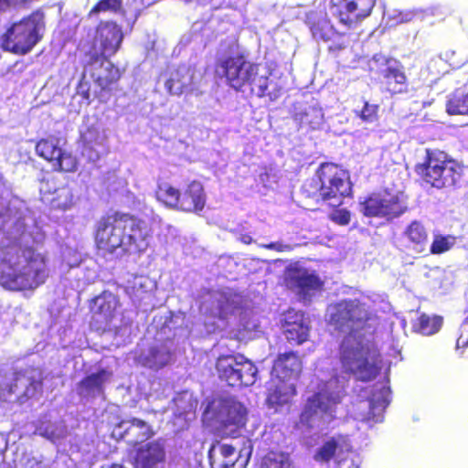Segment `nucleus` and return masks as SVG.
I'll return each instance as SVG.
<instances>
[{"label":"nucleus","mask_w":468,"mask_h":468,"mask_svg":"<svg viewBox=\"0 0 468 468\" xmlns=\"http://www.w3.org/2000/svg\"><path fill=\"white\" fill-rule=\"evenodd\" d=\"M286 285L293 290L303 300L310 301L317 292H321L324 282L315 271L296 262L291 264L285 271Z\"/></svg>","instance_id":"obj_13"},{"label":"nucleus","mask_w":468,"mask_h":468,"mask_svg":"<svg viewBox=\"0 0 468 468\" xmlns=\"http://www.w3.org/2000/svg\"><path fill=\"white\" fill-rule=\"evenodd\" d=\"M398 248L408 254H420L428 248V232L417 220L409 224L397 239Z\"/></svg>","instance_id":"obj_20"},{"label":"nucleus","mask_w":468,"mask_h":468,"mask_svg":"<svg viewBox=\"0 0 468 468\" xmlns=\"http://www.w3.org/2000/svg\"><path fill=\"white\" fill-rule=\"evenodd\" d=\"M127 455L132 457L133 468H162L166 461V447L164 439H157L135 449H129Z\"/></svg>","instance_id":"obj_17"},{"label":"nucleus","mask_w":468,"mask_h":468,"mask_svg":"<svg viewBox=\"0 0 468 468\" xmlns=\"http://www.w3.org/2000/svg\"><path fill=\"white\" fill-rule=\"evenodd\" d=\"M126 426L124 432L121 433L120 436H126L127 443L135 449L142 445L145 441L151 439L154 435L153 428L144 420L138 419H132L128 421H122L120 427Z\"/></svg>","instance_id":"obj_26"},{"label":"nucleus","mask_w":468,"mask_h":468,"mask_svg":"<svg viewBox=\"0 0 468 468\" xmlns=\"http://www.w3.org/2000/svg\"><path fill=\"white\" fill-rule=\"evenodd\" d=\"M391 398L390 388L387 386H381L376 389L370 398V410H385L388 407Z\"/></svg>","instance_id":"obj_43"},{"label":"nucleus","mask_w":468,"mask_h":468,"mask_svg":"<svg viewBox=\"0 0 468 468\" xmlns=\"http://www.w3.org/2000/svg\"><path fill=\"white\" fill-rule=\"evenodd\" d=\"M155 282L147 276H135L129 281L126 292L134 303L147 304L153 297Z\"/></svg>","instance_id":"obj_30"},{"label":"nucleus","mask_w":468,"mask_h":468,"mask_svg":"<svg viewBox=\"0 0 468 468\" xmlns=\"http://www.w3.org/2000/svg\"><path fill=\"white\" fill-rule=\"evenodd\" d=\"M206 204L204 188L200 182H191L181 194L179 209L186 212L201 211Z\"/></svg>","instance_id":"obj_31"},{"label":"nucleus","mask_w":468,"mask_h":468,"mask_svg":"<svg viewBox=\"0 0 468 468\" xmlns=\"http://www.w3.org/2000/svg\"><path fill=\"white\" fill-rule=\"evenodd\" d=\"M117 297L109 292H104L92 300L90 305V326L96 331L110 329L116 316L118 307Z\"/></svg>","instance_id":"obj_18"},{"label":"nucleus","mask_w":468,"mask_h":468,"mask_svg":"<svg viewBox=\"0 0 468 468\" xmlns=\"http://www.w3.org/2000/svg\"><path fill=\"white\" fill-rule=\"evenodd\" d=\"M324 112L318 106H311L304 112L302 122L309 124L313 129L319 128L323 122Z\"/></svg>","instance_id":"obj_47"},{"label":"nucleus","mask_w":468,"mask_h":468,"mask_svg":"<svg viewBox=\"0 0 468 468\" xmlns=\"http://www.w3.org/2000/svg\"><path fill=\"white\" fill-rule=\"evenodd\" d=\"M212 301L211 314L222 319L229 316H239L244 330L252 331L257 328L255 323L247 321L248 310L242 306L243 299L231 291L215 292L210 296Z\"/></svg>","instance_id":"obj_15"},{"label":"nucleus","mask_w":468,"mask_h":468,"mask_svg":"<svg viewBox=\"0 0 468 468\" xmlns=\"http://www.w3.org/2000/svg\"><path fill=\"white\" fill-rule=\"evenodd\" d=\"M400 354V347L399 346V344H396V346H394L393 347V356L394 357H397L398 356H399Z\"/></svg>","instance_id":"obj_54"},{"label":"nucleus","mask_w":468,"mask_h":468,"mask_svg":"<svg viewBox=\"0 0 468 468\" xmlns=\"http://www.w3.org/2000/svg\"><path fill=\"white\" fill-rule=\"evenodd\" d=\"M150 237L147 224L129 214H110L102 217L96 225V245L103 253L144 252Z\"/></svg>","instance_id":"obj_3"},{"label":"nucleus","mask_w":468,"mask_h":468,"mask_svg":"<svg viewBox=\"0 0 468 468\" xmlns=\"http://www.w3.org/2000/svg\"><path fill=\"white\" fill-rule=\"evenodd\" d=\"M449 114H468V92L456 90L450 97L446 104Z\"/></svg>","instance_id":"obj_39"},{"label":"nucleus","mask_w":468,"mask_h":468,"mask_svg":"<svg viewBox=\"0 0 468 468\" xmlns=\"http://www.w3.org/2000/svg\"><path fill=\"white\" fill-rule=\"evenodd\" d=\"M3 228L7 243L0 250V285L14 292L37 289L49 275L47 255L30 245L45 240L41 221L30 210H18L4 216Z\"/></svg>","instance_id":"obj_2"},{"label":"nucleus","mask_w":468,"mask_h":468,"mask_svg":"<svg viewBox=\"0 0 468 468\" xmlns=\"http://www.w3.org/2000/svg\"><path fill=\"white\" fill-rule=\"evenodd\" d=\"M44 27V14L37 11L7 29L2 37V48L15 54H26L40 39Z\"/></svg>","instance_id":"obj_5"},{"label":"nucleus","mask_w":468,"mask_h":468,"mask_svg":"<svg viewBox=\"0 0 468 468\" xmlns=\"http://www.w3.org/2000/svg\"><path fill=\"white\" fill-rule=\"evenodd\" d=\"M51 207L58 209L66 210L73 205V193L68 186H63L57 189L52 197H47Z\"/></svg>","instance_id":"obj_41"},{"label":"nucleus","mask_w":468,"mask_h":468,"mask_svg":"<svg viewBox=\"0 0 468 468\" xmlns=\"http://www.w3.org/2000/svg\"><path fill=\"white\" fill-rule=\"evenodd\" d=\"M216 74L225 78L231 88L239 91L249 90L258 97L275 101L281 96L282 87L270 80L265 67L246 61L242 57H229L218 60Z\"/></svg>","instance_id":"obj_4"},{"label":"nucleus","mask_w":468,"mask_h":468,"mask_svg":"<svg viewBox=\"0 0 468 468\" xmlns=\"http://www.w3.org/2000/svg\"><path fill=\"white\" fill-rule=\"evenodd\" d=\"M63 261L69 267L73 268L78 266L82 261L81 253L74 249L66 248L63 250Z\"/></svg>","instance_id":"obj_48"},{"label":"nucleus","mask_w":468,"mask_h":468,"mask_svg":"<svg viewBox=\"0 0 468 468\" xmlns=\"http://www.w3.org/2000/svg\"><path fill=\"white\" fill-rule=\"evenodd\" d=\"M462 329H463V331L468 332V315H467V318L465 319L464 323L462 324Z\"/></svg>","instance_id":"obj_55"},{"label":"nucleus","mask_w":468,"mask_h":468,"mask_svg":"<svg viewBox=\"0 0 468 468\" xmlns=\"http://www.w3.org/2000/svg\"><path fill=\"white\" fill-rule=\"evenodd\" d=\"M317 176L320 183L318 195L329 206H340L343 198L351 192L348 173L335 164L321 165L317 170Z\"/></svg>","instance_id":"obj_8"},{"label":"nucleus","mask_w":468,"mask_h":468,"mask_svg":"<svg viewBox=\"0 0 468 468\" xmlns=\"http://www.w3.org/2000/svg\"><path fill=\"white\" fill-rule=\"evenodd\" d=\"M171 360V353L165 345L154 346L142 352L138 356V362L146 367L159 369L166 366Z\"/></svg>","instance_id":"obj_33"},{"label":"nucleus","mask_w":468,"mask_h":468,"mask_svg":"<svg viewBox=\"0 0 468 468\" xmlns=\"http://www.w3.org/2000/svg\"><path fill=\"white\" fill-rule=\"evenodd\" d=\"M80 136L83 143L82 154L91 162L97 161L107 139L99 121L87 117L80 130Z\"/></svg>","instance_id":"obj_19"},{"label":"nucleus","mask_w":468,"mask_h":468,"mask_svg":"<svg viewBox=\"0 0 468 468\" xmlns=\"http://www.w3.org/2000/svg\"><path fill=\"white\" fill-rule=\"evenodd\" d=\"M260 468H294L289 457L282 452L271 451L261 459Z\"/></svg>","instance_id":"obj_40"},{"label":"nucleus","mask_w":468,"mask_h":468,"mask_svg":"<svg viewBox=\"0 0 468 468\" xmlns=\"http://www.w3.org/2000/svg\"><path fill=\"white\" fill-rule=\"evenodd\" d=\"M62 139L54 135L43 138L36 144V153L48 161L56 171L75 172L78 167L77 158L62 148Z\"/></svg>","instance_id":"obj_14"},{"label":"nucleus","mask_w":468,"mask_h":468,"mask_svg":"<svg viewBox=\"0 0 468 468\" xmlns=\"http://www.w3.org/2000/svg\"><path fill=\"white\" fill-rule=\"evenodd\" d=\"M94 81L101 88L106 89L120 79L121 73L109 58L90 57V64L86 68Z\"/></svg>","instance_id":"obj_22"},{"label":"nucleus","mask_w":468,"mask_h":468,"mask_svg":"<svg viewBox=\"0 0 468 468\" xmlns=\"http://www.w3.org/2000/svg\"><path fill=\"white\" fill-rule=\"evenodd\" d=\"M204 410H247L234 397L228 394L217 395L208 401Z\"/></svg>","instance_id":"obj_38"},{"label":"nucleus","mask_w":468,"mask_h":468,"mask_svg":"<svg viewBox=\"0 0 468 468\" xmlns=\"http://www.w3.org/2000/svg\"><path fill=\"white\" fill-rule=\"evenodd\" d=\"M416 172L427 183L437 188L454 186L461 177L462 167L443 153H427L424 163L416 166Z\"/></svg>","instance_id":"obj_7"},{"label":"nucleus","mask_w":468,"mask_h":468,"mask_svg":"<svg viewBox=\"0 0 468 468\" xmlns=\"http://www.w3.org/2000/svg\"><path fill=\"white\" fill-rule=\"evenodd\" d=\"M262 247L269 249V250H274L277 251H290L292 250V246L288 244H282L281 242H271L266 245H262Z\"/></svg>","instance_id":"obj_50"},{"label":"nucleus","mask_w":468,"mask_h":468,"mask_svg":"<svg viewBox=\"0 0 468 468\" xmlns=\"http://www.w3.org/2000/svg\"><path fill=\"white\" fill-rule=\"evenodd\" d=\"M41 388V371L28 368L4 378L0 376V400L23 404Z\"/></svg>","instance_id":"obj_6"},{"label":"nucleus","mask_w":468,"mask_h":468,"mask_svg":"<svg viewBox=\"0 0 468 468\" xmlns=\"http://www.w3.org/2000/svg\"><path fill=\"white\" fill-rule=\"evenodd\" d=\"M376 0H331V12L339 22L352 27L367 17Z\"/></svg>","instance_id":"obj_16"},{"label":"nucleus","mask_w":468,"mask_h":468,"mask_svg":"<svg viewBox=\"0 0 468 468\" xmlns=\"http://www.w3.org/2000/svg\"><path fill=\"white\" fill-rule=\"evenodd\" d=\"M248 411H226L224 416H220L219 423L217 427L218 434L221 438H238L240 436L241 430L247 423Z\"/></svg>","instance_id":"obj_29"},{"label":"nucleus","mask_w":468,"mask_h":468,"mask_svg":"<svg viewBox=\"0 0 468 468\" xmlns=\"http://www.w3.org/2000/svg\"><path fill=\"white\" fill-rule=\"evenodd\" d=\"M16 4V0H0V12L5 11Z\"/></svg>","instance_id":"obj_52"},{"label":"nucleus","mask_w":468,"mask_h":468,"mask_svg":"<svg viewBox=\"0 0 468 468\" xmlns=\"http://www.w3.org/2000/svg\"><path fill=\"white\" fill-rule=\"evenodd\" d=\"M435 8H413L404 11L394 10L386 14L391 26L399 23H408L413 20H423L429 16H434Z\"/></svg>","instance_id":"obj_34"},{"label":"nucleus","mask_w":468,"mask_h":468,"mask_svg":"<svg viewBox=\"0 0 468 468\" xmlns=\"http://www.w3.org/2000/svg\"><path fill=\"white\" fill-rule=\"evenodd\" d=\"M166 90L172 95H181L195 89V71L187 66H180L171 71L165 83Z\"/></svg>","instance_id":"obj_25"},{"label":"nucleus","mask_w":468,"mask_h":468,"mask_svg":"<svg viewBox=\"0 0 468 468\" xmlns=\"http://www.w3.org/2000/svg\"><path fill=\"white\" fill-rule=\"evenodd\" d=\"M217 369L221 379L229 386H250L255 383L258 369L242 355L220 356Z\"/></svg>","instance_id":"obj_10"},{"label":"nucleus","mask_w":468,"mask_h":468,"mask_svg":"<svg viewBox=\"0 0 468 468\" xmlns=\"http://www.w3.org/2000/svg\"><path fill=\"white\" fill-rule=\"evenodd\" d=\"M110 468H123V467L119 464H112Z\"/></svg>","instance_id":"obj_56"},{"label":"nucleus","mask_w":468,"mask_h":468,"mask_svg":"<svg viewBox=\"0 0 468 468\" xmlns=\"http://www.w3.org/2000/svg\"><path fill=\"white\" fill-rule=\"evenodd\" d=\"M384 78L390 92L399 93L406 89V76L400 68L388 66L384 71Z\"/></svg>","instance_id":"obj_36"},{"label":"nucleus","mask_w":468,"mask_h":468,"mask_svg":"<svg viewBox=\"0 0 468 468\" xmlns=\"http://www.w3.org/2000/svg\"><path fill=\"white\" fill-rule=\"evenodd\" d=\"M302 368L301 361L293 352L281 354L274 361L271 378L294 382Z\"/></svg>","instance_id":"obj_24"},{"label":"nucleus","mask_w":468,"mask_h":468,"mask_svg":"<svg viewBox=\"0 0 468 468\" xmlns=\"http://www.w3.org/2000/svg\"><path fill=\"white\" fill-rule=\"evenodd\" d=\"M352 450L348 437L337 434L323 443L314 453V459L319 463H329L336 454L351 452Z\"/></svg>","instance_id":"obj_27"},{"label":"nucleus","mask_w":468,"mask_h":468,"mask_svg":"<svg viewBox=\"0 0 468 468\" xmlns=\"http://www.w3.org/2000/svg\"><path fill=\"white\" fill-rule=\"evenodd\" d=\"M360 211L368 217H381L388 219L399 217L407 210L402 192H389L374 195L359 204Z\"/></svg>","instance_id":"obj_12"},{"label":"nucleus","mask_w":468,"mask_h":468,"mask_svg":"<svg viewBox=\"0 0 468 468\" xmlns=\"http://www.w3.org/2000/svg\"><path fill=\"white\" fill-rule=\"evenodd\" d=\"M112 377V372L105 369L90 374L79 384L78 392L85 399L101 397L104 387L111 381Z\"/></svg>","instance_id":"obj_28"},{"label":"nucleus","mask_w":468,"mask_h":468,"mask_svg":"<svg viewBox=\"0 0 468 468\" xmlns=\"http://www.w3.org/2000/svg\"><path fill=\"white\" fill-rule=\"evenodd\" d=\"M330 325L346 334L340 346V360L345 374H330V378L318 370L321 384L318 392L307 398L304 410H330L342 399L346 374L361 381L374 379L382 367V359L374 342L376 318L367 304L360 300H344L327 308Z\"/></svg>","instance_id":"obj_1"},{"label":"nucleus","mask_w":468,"mask_h":468,"mask_svg":"<svg viewBox=\"0 0 468 468\" xmlns=\"http://www.w3.org/2000/svg\"><path fill=\"white\" fill-rule=\"evenodd\" d=\"M331 218L335 222L340 225H347L350 221V213L346 209H339L335 210Z\"/></svg>","instance_id":"obj_49"},{"label":"nucleus","mask_w":468,"mask_h":468,"mask_svg":"<svg viewBox=\"0 0 468 468\" xmlns=\"http://www.w3.org/2000/svg\"><path fill=\"white\" fill-rule=\"evenodd\" d=\"M239 239L244 244H250L253 239L249 234H241Z\"/></svg>","instance_id":"obj_53"},{"label":"nucleus","mask_w":468,"mask_h":468,"mask_svg":"<svg viewBox=\"0 0 468 468\" xmlns=\"http://www.w3.org/2000/svg\"><path fill=\"white\" fill-rule=\"evenodd\" d=\"M253 444L250 438L242 437V446L235 457L236 448L228 443L214 442L207 452L212 468H246L250 463Z\"/></svg>","instance_id":"obj_11"},{"label":"nucleus","mask_w":468,"mask_h":468,"mask_svg":"<svg viewBox=\"0 0 468 468\" xmlns=\"http://www.w3.org/2000/svg\"><path fill=\"white\" fill-rule=\"evenodd\" d=\"M468 346V332L463 331L461 328V335L456 341L457 349L464 348Z\"/></svg>","instance_id":"obj_51"},{"label":"nucleus","mask_w":468,"mask_h":468,"mask_svg":"<svg viewBox=\"0 0 468 468\" xmlns=\"http://www.w3.org/2000/svg\"><path fill=\"white\" fill-rule=\"evenodd\" d=\"M378 109L379 106L378 104L369 103L367 101L364 100L362 109H356L354 112L364 122L372 123L378 118Z\"/></svg>","instance_id":"obj_45"},{"label":"nucleus","mask_w":468,"mask_h":468,"mask_svg":"<svg viewBox=\"0 0 468 468\" xmlns=\"http://www.w3.org/2000/svg\"><path fill=\"white\" fill-rule=\"evenodd\" d=\"M122 3L120 0H101L90 10L89 16H93L98 14L116 13L121 9Z\"/></svg>","instance_id":"obj_46"},{"label":"nucleus","mask_w":468,"mask_h":468,"mask_svg":"<svg viewBox=\"0 0 468 468\" xmlns=\"http://www.w3.org/2000/svg\"><path fill=\"white\" fill-rule=\"evenodd\" d=\"M181 194L168 183H162L156 190V198L168 207L179 209Z\"/></svg>","instance_id":"obj_37"},{"label":"nucleus","mask_w":468,"mask_h":468,"mask_svg":"<svg viewBox=\"0 0 468 468\" xmlns=\"http://www.w3.org/2000/svg\"><path fill=\"white\" fill-rule=\"evenodd\" d=\"M307 23L313 37L323 41H329L337 37L333 26L323 11L310 12L307 15Z\"/></svg>","instance_id":"obj_32"},{"label":"nucleus","mask_w":468,"mask_h":468,"mask_svg":"<svg viewBox=\"0 0 468 468\" xmlns=\"http://www.w3.org/2000/svg\"><path fill=\"white\" fill-rule=\"evenodd\" d=\"M173 403L176 410H197L198 400L193 392L185 390L173 399Z\"/></svg>","instance_id":"obj_44"},{"label":"nucleus","mask_w":468,"mask_h":468,"mask_svg":"<svg viewBox=\"0 0 468 468\" xmlns=\"http://www.w3.org/2000/svg\"><path fill=\"white\" fill-rule=\"evenodd\" d=\"M282 327L283 335L291 343L301 345L309 336L310 327L302 312L288 311L282 320Z\"/></svg>","instance_id":"obj_21"},{"label":"nucleus","mask_w":468,"mask_h":468,"mask_svg":"<svg viewBox=\"0 0 468 468\" xmlns=\"http://www.w3.org/2000/svg\"><path fill=\"white\" fill-rule=\"evenodd\" d=\"M123 39L122 27L114 22L105 21L99 24L90 47L84 42L80 46L90 57L111 58L120 49Z\"/></svg>","instance_id":"obj_9"},{"label":"nucleus","mask_w":468,"mask_h":468,"mask_svg":"<svg viewBox=\"0 0 468 468\" xmlns=\"http://www.w3.org/2000/svg\"><path fill=\"white\" fill-rule=\"evenodd\" d=\"M456 243V238L452 235L435 234L430 247L431 254H441L450 250Z\"/></svg>","instance_id":"obj_42"},{"label":"nucleus","mask_w":468,"mask_h":468,"mask_svg":"<svg viewBox=\"0 0 468 468\" xmlns=\"http://www.w3.org/2000/svg\"><path fill=\"white\" fill-rule=\"evenodd\" d=\"M294 395V382L271 378L267 388L266 403L271 408H282L289 405Z\"/></svg>","instance_id":"obj_23"},{"label":"nucleus","mask_w":468,"mask_h":468,"mask_svg":"<svg viewBox=\"0 0 468 468\" xmlns=\"http://www.w3.org/2000/svg\"><path fill=\"white\" fill-rule=\"evenodd\" d=\"M441 324L442 318L441 316L423 314L413 324V329L423 335H431L439 332Z\"/></svg>","instance_id":"obj_35"}]
</instances>
